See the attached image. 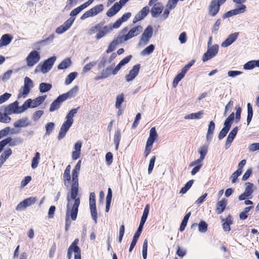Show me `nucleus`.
<instances>
[{
  "instance_id": "f257e3e1",
  "label": "nucleus",
  "mask_w": 259,
  "mask_h": 259,
  "mask_svg": "<svg viewBox=\"0 0 259 259\" xmlns=\"http://www.w3.org/2000/svg\"><path fill=\"white\" fill-rule=\"evenodd\" d=\"M67 211L66 214L65 220V230L68 231L69 227L71 225V221L69 217H71L73 221L76 219L78 208L80 204V198L75 196L74 198L71 197V195L67 197Z\"/></svg>"
},
{
  "instance_id": "f03ea898",
  "label": "nucleus",
  "mask_w": 259,
  "mask_h": 259,
  "mask_svg": "<svg viewBox=\"0 0 259 259\" xmlns=\"http://www.w3.org/2000/svg\"><path fill=\"white\" fill-rule=\"evenodd\" d=\"M78 91V88L75 86L67 93L60 95L51 104L49 109L50 112H54L58 110L61 104L68 99L75 96Z\"/></svg>"
},
{
  "instance_id": "7ed1b4c3",
  "label": "nucleus",
  "mask_w": 259,
  "mask_h": 259,
  "mask_svg": "<svg viewBox=\"0 0 259 259\" xmlns=\"http://www.w3.org/2000/svg\"><path fill=\"white\" fill-rule=\"evenodd\" d=\"M81 161L79 160L72 171L71 188L70 195L71 197L74 198L75 196H78V174L81 167Z\"/></svg>"
},
{
  "instance_id": "20e7f679",
  "label": "nucleus",
  "mask_w": 259,
  "mask_h": 259,
  "mask_svg": "<svg viewBox=\"0 0 259 259\" xmlns=\"http://www.w3.org/2000/svg\"><path fill=\"white\" fill-rule=\"evenodd\" d=\"M143 28L141 26L139 25L135 27H133L131 29L127 34L122 36L121 38V40H118L117 39L113 41L111 44L110 45L108 50L107 52H111L114 48V47L120 42L123 39L124 41H126L132 37L136 36L139 35L142 31Z\"/></svg>"
},
{
  "instance_id": "39448f33",
  "label": "nucleus",
  "mask_w": 259,
  "mask_h": 259,
  "mask_svg": "<svg viewBox=\"0 0 259 259\" xmlns=\"http://www.w3.org/2000/svg\"><path fill=\"white\" fill-rule=\"evenodd\" d=\"M33 87V83L31 79L28 77H25L24 80V85L19 90L18 98H25L28 94L30 90Z\"/></svg>"
},
{
  "instance_id": "423d86ee",
  "label": "nucleus",
  "mask_w": 259,
  "mask_h": 259,
  "mask_svg": "<svg viewBox=\"0 0 259 259\" xmlns=\"http://www.w3.org/2000/svg\"><path fill=\"white\" fill-rule=\"evenodd\" d=\"M79 241L78 239H75L67 249V257L71 258L72 253L74 252V259H81V250L77 245Z\"/></svg>"
},
{
  "instance_id": "0eeeda50",
  "label": "nucleus",
  "mask_w": 259,
  "mask_h": 259,
  "mask_svg": "<svg viewBox=\"0 0 259 259\" xmlns=\"http://www.w3.org/2000/svg\"><path fill=\"white\" fill-rule=\"evenodd\" d=\"M26 110L24 104L19 107V103L17 101H15L13 103L9 104L5 109L7 114H10L12 113L20 114L23 113Z\"/></svg>"
},
{
  "instance_id": "6e6552de",
  "label": "nucleus",
  "mask_w": 259,
  "mask_h": 259,
  "mask_svg": "<svg viewBox=\"0 0 259 259\" xmlns=\"http://www.w3.org/2000/svg\"><path fill=\"white\" fill-rule=\"evenodd\" d=\"M219 46L215 44L211 46H207V50L206 53L204 54L202 59L204 62L210 60L214 57L218 53Z\"/></svg>"
},
{
  "instance_id": "1a4fd4ad",
  "label": "nucleus",
  "mask_w": 259,
  "mask_h": 259,
  "mask_svg": "<svg viewBox=\"0 0 259 259\" xmlns=\"http://www.w3.org/2000/svg\"><path fill=\"white\" fill-rule=\"evenodd\" d=\"M46 96H39L36 98L32 100L27 99L24 103V106L27 110L28 108H35L41 104L46 99Z\"/></svg>"
},
{
  "instance_id": "9d476101",
  "label": "nucleus",
  "mask_w": 259,
  "mask_h": 259,
  "mask_svg": "<svg viewBox=\"0 0 259 259\" xmlns=\"http://www.w3.org/2000/svg\"><path fill=\"white\" fill-rule=\"evenodd\" d=\"M103 5L102 4L97 5L89 11L85 12L80 17L81 20H84L89 17H93L103 10Z\"/></svg>"
},
{
  "instance_id": "9b49d317",
  "label": "nucleus",
  "mask_w": 259,
  "mask_h": 259,
  "mask_svg": "<svg viewBox=\"0 0 259 259\" xmlns=\"http://www.w3.org/2000/svg\"><path fill=\"white\" fill-rule=\"evenodd\" d=\"M36 198L34 197H30L26 198L18 204L16 207V210L17 211L24 210L26 208L34 204L36 202Z\"/></svg>"
},
{
  "instance_id": "f8f14e48",
  "label": "nucleus",
  "mask_w": 259,
  "mask_h": 259,
  "mask_svg": "<svg viewBox=\"0 0 259 259\" xmlns=\"http://www.w3.org/2000/svg\"><path fill=\"white\" fill-rule=\"evenodd\" d=\"M153 34V28L151 26H148L142 34L139 45L145 46L149 42Z\"/></svg>"
},
{
  "instance_id": "ddd939ff",
  "label": "nucleus",
  "mask_w": 259,
  "mask_h": 259,
  "mask_svg": "<svg viewBox=\"0 0 259 259\" xmlns=\"http://www.w3.org/2000/svg\"><path fill=\"white\" fill-rule=\"evenodd\" d=\"M75 18L70 17L67 19L62 25L57 27L56 29V33L58 34H62L68 30L72 26Z\"/></svg>"
},
{
  "instance_id": "4468645a",
  "label": "nucleus",
  "mask_w": 259,
  "mask_h": 259,
  "mask_svg": "<svg viewBox=\"0 0 259 259\" xmlns=\"http://www.w3.org/2000/svg\"><path fill=\"white\" fill-rule=\"evenodd\" d=\"M105 66H100L99 69L102 70V72L95 78L96 81L108 77L112 74V67L111 66L105 68Z\"/></svg>"
},
{
  "instance_id": "2eb2a0df",
  "label": "nucleus",
  "mask_w": 259,
  "mask_h": 259,
  "mask_svg": "<svg viewBox=\"0 0 259 259\" xmlns=\"http://www.w3.org/2000/svg\"><path fill=\"white\" fill-rule=\"evenodd\" d=\"M39 59V52L36 51H33L29 54L26 58L27 65H34L38 63Z\"/></svg>"
},
{
  "instance_id": "dca6fc26",
  "label": "nucleus",
  "mask_w": 259,
  "mask_h": 259,
  "mask_svg": "<svg viewBox=\"0 0 259 259\" xmlns=\"http://www.w3.org/2000/svg\"><path fill=\"white\" fill-rule=\"evenodd\" d=\"M239 36V32H234L228 35L227 38L221 44L222 48H227L231 45L237 39Z\"/></svg>"
},
{
  "instance_id": "f3484780",
  "label": "nucleus",
  "mask_w": 259,
  "mask_h": 259,
  "mask_svg": "<svg viewBox=\"0 0 259 259\" xmlns=\"http://www.w3.org/2000/svg\"><path fill=\"white\" fill-rule=\"evenodd\" d=\"M72 125V123L68 121H67L66 120L64 121V122L63 123L60 128V130L58 136V140H61L64 138L66 133L68 132V131L69 130V129L70 128Z\"/></svg>"
},
{
  "instance_id": "a211bd4d",
  "label": "nucleus",
  "mask_w": 259,
  "mask_h": 259,
  "mask_svg": "<svg viewBox=\"0 0 259 259\" xmlns=\"http://www.w3.org/2000/svg\"><path fill=\"white\" fill-rule=\"evenodd\" d=\"M191 66H185L182 69V71L179 73L174 78L172 82V85L174 88H176L179 82L184 77L186 73L189 69Z\"/></svg>"
},
{
  "instance_id": "6ab92c4d",
  "label": "nucleus",
  "mask_w": 259,
  "mask_h": 259,
  "mask_svg": "<svg viewBox=\"0 0 259 259\" xmlns=\"http://www.w3.org/2000/svg\"><path fill=\"white\" fill-rule=\"evenodd\" d=\"M221 5L218 0H212L211 1L209 11V13L211 16H214L218 13Z\"/></svg>"
},
{
  "instance_id": "aec40b11",
  "label": "nucleus",
  "mask_w": 259,
  "mask_h": 259,
  "mask_svg": "<svg viewBox=\"0 0 259 259\" xmlns=\"http://www.w3.org/2000/svg\"><path fill=\"white\" fill-rule=\"evenodd\" d=\"M140 67L139 66H134L133 69L131 70L129 73L125 76V80L127 82L132 81L137 76Z\"/></svg>"
},
{
  "instance_id": "412c9836",
  "label": "nucleus",
  "mask_w": 259,
  "mask_h": 259,
  "mask_svg": "<svg viewBox=\"0 0 259 259\" xmlns=\"http://www.w3.org/2000/svg\"><path fill=\"white\" fill-rule=\"evenodd\" d=\"M30 125V122L28 117H24L17 120L14 123L15 127H25Z\"/></svg>"
},
{
  "instance_id": "4be33fe9",
  "label": "nucleus",
  "mask_w": 259,
  "mask_h": 259,
  "mask_svg": "<svg viewBox=\"0 0 259 259\" xmlns=\"http://www.w3.org/2000/svg\"><path fill=\"white\" fill-rule=\"evenodd\" d=\"M163 7L161 4L157 3L151 9V15L153 17H157L162 12Z\"/></svg>"
},
{
  "instance_id": "5701e85b",
  "label": "nucleus",
  "mask_w": 259,
  "mask_h": 259,
  "mask_svg": "<svg viewBox=\"0 0 259 259\" xmlns=\"http://www.w3.org/2000/svg\"><path fill=\"white\" fill-rule=\"evenodd\" d=\"M13 39V37L10 34L3 35L0 39V48L9 45Z\"/></svg>"
},
{
  "instance_id": "b1692460",
  "label": "nucleus",
  "mask_w": 259,
  "mask_h": 259,
  "mask_svg": "<svg viewBox=\"0 0 259 259\" xmlns=\"http://www.w3.org/2000/svg\"><path fill=\"white\" fill-rule=\"evenodd\" d=\"M143 230V227L141 226H139L138 230H137L136 232L135 233L134 236L133 237V240L131 242L130 248H129V251L131 252L134 247L135 246L141 234L142 231Z\"/></svg>"
},
{
  "instance_id": "393cba45",
  "label": "nucleus",
  "mask_w": 259,
  "mask_h": 259,
  "mask_svg": "<svg viewBox=\"0 0 259 259\" xmlns=\"http://www.w3.org/2000/svg\"><path fill=\"white\" fill-rule=\"evenodd\" d=\"M96 38L99 39L111 31V25H106L98 31Z\"/></svg>"
},
{
  "instance_id": "a878e982",
  "label": "nucleus",
  "mask_w": 259,
  "mask_h": 259,
  "mask_svg": "<svg viewBox=\"0 0 259 259\" xmlns=\"http://www.w3.org/2000/svg\"><path fill=\"white\" fill-rule=\"evenodd\" d=\"M227 205V200L225 199H222L217 202L216 204V211L218 214L222 213L226 208Z\"/></svg>"
},
{
  "instance_id": "bb28decb",
  "label": "nucleus",
  "mask_w": 259,
  "mask_h": 259,
  "mask_svg": "<svg viewBox=\"0 0 259 259\" xmlns=\"http://www.w3.org/2000/svg\"><path fill=\"white\" fill-rule=\"evenodd\" d=\"M215 128V123L213 121L209 122L206 138L207 141H210L212 138L213 131Z\"/></svg>"
},
{
  "instance_id": "cd10ccee",
  "label": "nucleus",
  "mask_w": 259,
  "mask_h": 259,
  "mask_svg": "<svg viewBox=\"0 0 259 259\" xmlns=\"http://www.w3.org/2000/svg\"><path fill=\"white\" fill-rule=\"evenodd\" d=\"M222 221L223 222V230L226 232L230 231V225L232 224V217L229 215L226 219H222Z\"/></svg>"
},
{
  "instance_id": "c85d7f7f",
  "label": "nucleus",
  "mask_w": 259,
  "mask_h": 259,
  "mask_svg": "<svg viewBox=\"0 0 259 259\" xmlns=\"http://www.w3.org/2000/svg\"><path fill=\"white\" fill-rule=\"evenodd\" d=\"M204 114L203 111L201 110L196 113H193L185 116V119H200L203 117Z\"/></svg>"
},
{
  "instance_id": "c756f323",
  "label": "nucleus",
  "mask_w": 259,
  "mask_h": 259,
  "mask_svg": "<svg viewBox=\"0 0 259 259\" xmlns=\"http://www.w3.org/2000/svg\"><path fill=\"white\" fill-rule=\"evenodd\" d=\"M79 108V107H78L76 108H74L71 109L68 113L66 116V121H68L73 124V117L77 114V111Z\"/></svg>"
},
{
  "instance_id": "7c9ffc66",
  "label": "nucleus",
  "mask_w": 259,
  "mask_h": 259,
  "mask_svg": "<svg viewBox=\"0 0 259 259\" xmlns=\"http://www.w3.org/2000/svg\"><path fill=\"white\" fill-rule=\"evenodd\" d=\"M40 159V154L39 152H37L35 153L34 156L32 159L31 166L32 169H35L38 166Z\"/></svg>"
},
{
  "instance_id": "2f4dec72",
  "label": "nucleus",
  "mask_w": 259,
  "mask_h": 259,
  "mask_svg": "<svg viewBox=\"0 0 259 259\" xmlns=\"http://www.w3.org/2000/svg\"><path fill=\"white\" fill-rule=\"evenodd\" d=\"M121 139L120 131L119 130H117L114 135L113 141L115 144V149L117 151L118 149L119 142Z\"/></svg>"
},
{
  "instance_id": "473e14b6",
  "label": "nucleus",
  "mask_w": 259,
  "mask_h": 259,
  "mask_svg": "<svg viewBox=\"0 0 259 259\" xmlns=\"http://www.w3.org/2000/svg\"><path fill=\"white\" fill-rule=\"evenodd\" d=\"M234 119V113H232L225 120L224 123V127L227 128L230 130L231 125L233 123V121Z\"/></svg>"
},
{
  "instance_id": "72a5a7b5",
  "label": "nucleus",
  "mask_w": 259,
  "mask_h": 259,
  "mask_svg": "<svg viewBox=\"0 0 259 259\" xmlns=\"http://www.w3.org/2000/svg\"><path fill=\"white\" fill-rule=\"evenodd\" d=\"M245 188L244 192L245 194H247L249 196H250L253 192L254 190V186L252 183L247 182L245 184Z\"/></svg>"
},
{
  "instance_id": "f704fd0d",
  "label": "nucleus",
  "mask_w": 259,
  "mask_h": 259,
  "mask_svg": "<svg viewBox=\"0 0 259 259\" xmlns=\"http://www.w3.org/2000/svg\"><path fill=\"white\" fill-rule=\"evenodd\" d=\"M52 88V84L50 83L42 82L39 84V89L40 92L43 93L49 91Z\"/></svg>"
},
{
  "instance_id": "c9c22d12",
  "label": "nucleus",
  "mask_w": 259,
  "mask_h": 259,
  "mask_svg": "<svg viewBox=\"0 0 259 259\" xmlns=\"http://www.w3.org/2000/svg\"><path fill=\"white\" fill-rule=\"evenodd\" d=\"M155 49L154 45L151 44L144 49L142 52L141 55L143 56L149 55L152 53Z\"/></svg>"
},
{
  "instance_id": "e433bc0d",
  "label": "nucleus",
  "mask_w": 259,
  "mask_h": 259,
  "mask_svg": "<svg viewBox=\"0 0 259 259\" xmlns=\"http://www.w3.org/2000/svg\"><path fill=\"white\" fill-rule=\"evenodd\" d=\"M190 215H191V212H189L188 213H187L184 217L183 220L181 223V226L180 227V231L181 232H182L185 230V227L187 226L188 220H189Z\"/></svg>"
},
{
  "instance_id": "4c0bfd02",
  "label": "nucleus",
  "mask_w": 259,
  "mask_h": 259,
  "mask_svg": "<svg viewBox=\"0 0 259 259\" xmlns=\"http://www.w3.org/2000/svg\"><path fill=\"white\" fill-rule=\"evenodd\" d=\"M10 133L11 134H16L17 132L15 131V130L14 129L11 130L10 127H7L0 131V136L1 137V138H3L5 136H7Z\"/></svg>"
},
{
  "instance_id": "58836bf2",
  "label": "nucleus",
  "mask_w": 259,
  "mask_h": 259,
  "mask_svg": "<svg viewBox=\"0 0 259 259\" xmlns=\"http://www.w3.org/2000/svg\"><path fill=\"white\" fill-rule=\"evenodd\" d=\"M77 75V73L76 72H73L70 73L66 78L65 79V84L68 85L70 84L73 80L76 77Z\"/></svg>"
},
{
  "instance_id": "ea45409f",
  "label": "nucleus",
  "mask_w": 259,
  "mask_h": 259,
  "mask_svg": "<svg viewBox=\"0 0 259 259\" xmlns=\"http://www.w3.org/2000/svg\"><path fill=\"white\" fill-rule=\"evenodd\" d=\"M12 153V151L10 148L5 150L1 154L0 156V159L3 160L4 162H5L6 160L10 156Z\"/></svg>"
},
{
  "instance_id": "a19ab883",
  "label": "nucleus",
  "mask_w": 259,
  "mask_h": 259,
  "mask_svg": "<svg viewBox=\"0 0 259 259\" xmlns=\"http://www.w3.org/2000/svg\"><path fill=\"white\" fill-rule=\"evenodd\" d=\"M55 127V123L53 122H50L45 125L46 133L45 136L49 135L53 131Z\"/></svg>"
},
{
  "instance_id": "79ce46f5",
  "label": "nucleus",
  "mask_w": 259,
  "mask_h": 259,
  "mask_svg": "<svg viewBox=\"0 0 259 259\" xmlns=\"http://www.w3.org/2000/svg\"><path fill=\"white\" fill-rule=\"evenodd\" d=\"M51 67L52 66H37L35 70V72L37 73L40 71L43 73H46L51 69Z\"/></svg>"
},
{
  "instance_id": "37998d69",
  "label": "nucleus",
  "mask_w": 259,
  "mask_h": 259,
  "mask_svg": "<svg viewBox=\"0 0 259 259\" xmlns=\"http://www.w3.org/2000/svg\"><path fill=\"white\" fill-rule=\"evenodd\" d=\"M207 150L208 146L206 145H204L200 148L198 151V152L200 154V158H201L203 159H204L205 155L207 152Z\"/></svg>"
},
{
  "instance_id": "c03bdc74",
  "label": "nucleus",
  "mask_w": 259,
  "mask_h": 259,
  "mask_svg": "<svg viewBox=\"0 0 259 259\" xmlns=\"http://www.w3.org/2000/svg\"><path fill=\"white\" fill-rule=\"evenodd\" d=\"M91 213L93 220L95 223L97 222L98 213L96 209V205L90 206Z\"/></svg>"
},
{
  "instance_id": "a18cd8bd",
  "label": "nucleus",
  "mask_w": 259,
  "mask_h": 259,
  "mask_svg": "<svg viewBox=\"0 0 259 259\" xmlns=\"http://www.w3.org/2000/svg\"><path fill=\"white\" fill-rule=\"evenodd\" d=\"M194 181L193 180L189 181L185 185V186L181 188L180 193L185 194L187 191L191 187L193 184Z\"/></svg>"
},
{
  "instance_id": "49530a36",
  "label": "nucleus",
  "mask_w": 259,
  "mask_h": 259,
  "mask_svg": "<svg viewBox=\"0 0 259 259\" xmlns=\"http://www.w3.org/2000/svg\"><path fill=\"white\" fill-rule=\"evenodd\" d=\"M233 10L234 15L244 13L246 11V7L244 5H241L239 8L235 9Z\"/></svg>"
},
{
  "instance_id": "de8ad7c7",
  "label": "nucleus",
  "mask_w": 259,
  "mask_h": 259,
  "mask_svg": "<svg viewBox=\"0 0 259 259\" xmlns=\"http://www.w3.org/2000/svg\"><path fill=\"white\" fill-rule=\"evenodd\" d=\"M70 172L64 171V172L63 174V177L64 185L66 187L68 186V185H69V184L70 183V181L71 180V177H70Z\"/></svg>"
},
{
  "instance_id": "09e8293b",
  "label": "nucleus",
  "mask_w": 259,
  "mask_h": 259,
  "mask_svg": "<svg viewBox=\"0 0 259 259\" xmlns=\"http://www.w3.org/2000/svg\"><path fill=\"white\" fill-rule=\"evenodd\" d=\"M17 70H8V71H7L6 72H5L1 77V79L3 81H6L7 80H8L11 75L14 72H16Z\"/></svg>"
},
{
  "instance_id": "8fccbe9b",
  "label": "nucleus",
  "mask_w": 259,
  "mask_h": 259,
  "mask_svg": "<svg viewBox=\"0 0 259 259\" xmlns=\"http://www.w3.org/2000/svg\"><path fill=\"white\" fill-rule=\"evenodd\" d=\"M199 231L201 233H205L207 230V224L204 221H201L198 224Z\"/></svg>"
},
{
  "instance_id": "3c124183",
  "label": "nucleus",
  "mask_w": 259,
  "mask_h": 259,
  "mask_svg": "<svg viewBox=\"0 0 259 259\" xmlns=\"http://www.w3.org/2000/svg\"><path fill=\"white\" fill-rule=\"evenodd\" d=\"M102 25L100 23L98 24L96 26H92L89 30L88 34L89 35H92L97 32L99 30L102 28Z\"/></svg>"
},
{
  "instance_id": "603ef678",
  "label": "nucleus",
  "mask_w": 259,
  "mask_h": 259,
  "mask_svg": "<svg viewBox=\"0 0 259 259\" xmlns=\"http://www.w3.org/2000/svg\"><path fill=\"white\" fill-rule=\"evenodd\" d=\"M124 100L123 95L121 94L117 95L116 98L115 107L117 109H119L121 107V104L123 103Z\"/></svg>"
},
{
  "instance_id": "864d4df0",
  "label": "nucleus",
  "mask_w": 259,
  "mask_h": 259,
  "mask_svg": "<svg viewBox=\"0 0 259 259\" xmlns=\"http://www.w3.org/2000/svg\"><path fill=\"white\" fill-rule=\"evenodd\" d=\"M251 207V206L245 207L244 209L240 213L239 218L241 220H244L247 218L248 216L246 214L249 211Z\"/></svg>"
},
{
  "instance_id": "5fc2aeb1",
  "label": "nucleus",
  "mask_w": 259,
  "mask_h": 259,
  "mask_svg": "<svg viewBox=\"0 0 259 259\" xmlns=\"http://www.w3.org/2000/svg\"><path fill=\"white\" fill-rule=\"evenodd\" d=\"M11 120V117L8 116L7 114L0 112V122L9 123Z\"/></svg>"
},
{
  "instance_id": "6e6d98bb",
  "label": "nucleus",
  "mask_w": 259,
  "mask_h": 259,
  "mask_svg": "<svg viewBox=\"0 0 259 259\" xmlns=\"http://www.w3.org/2000/svg\"><path fill=\"white\" fill-rule=\"evenodd\" d=\"M148 241L147 239L144 241L142 247V255L144 259H146L147 254Z\"/></svg>"
},
{
  "instance_id": "4d7b16f0",
  "label": "nucleus",
  "mask_w": 259,
  "mask_h": 259,
  "mask_svg": "<svg viewBox=\"0 0 259 259\" xmlns=\"http://www.w3.org/2000/svg\"><path fill=\"white\" fill-rule=\"evenodd\" d=\"M155 160H156V156H153L151 158V159L150 160V162H149V166H148V170L149 174H150L153 170Z\"/></svg>"
},
{
  "instance_id": "13d9d810",
  "label": "nucleus",
  "mask_w": 259,
  "mask_h": 259,
  "mask_svg": "<svg viewBox=\"0 0 259 259\" xmlns=\"http://www.w3.org/2000/svg\"><path fill=\"white\" fill-rule=\"evenodd\" d=\"M248 149L249 152L259 151V143H254L251 144L249 145Z\"/></svg>"
},
{
  "instance_id": "bf43d9fd",
  "label": "nucleus",
  "mask_w": 259,
  "mask_h": 259,
  "mask_svg": "<svg viewBox=\"0 0 259 259\" xmlns=\"http://www.w3.org/2000/svg\"><path fill=\"white\" fill-rule=\"evenodd\" d=\"M43 114L44 111L42 110H38L35 111L32 115V119L34 121L38 120Z\"/></svg>"
},
{
  "instance_id": "052dcab7",
  "label": "nucleus",
  "mask_w": 259,
  "mask_h": 259,
  "mask_svg": "<svg viewBox=\"0 0 259 259\" xmlns=\"http://www.w3.org/2000/svg\"><path fill=\"white\" fill-rule=\"evenodd\" d=\"M6 139H9L10 140V141L8 144H9V145L11 146H15L21 142V140L20 138H16L13 139L11 137H8Z\"/></svg>"
},
{
  "instance_id": "680f3d73",
  "label": "nucleus",
  "mask_w": 259,
  "mask_h": 259,
  "mask_svg": "<svg viewBox=\"0 0 259 259\" xmlns=\"http://www.w3.org/2000/svg\"><path fill=\"white\" fill-rule=\"evenodd\" d=\"M229 130H230L227 129V128L223 127L219 134V139L222 140V139H223L226 136L227 134L228 133Z\"/></svg>"
},
{
  "instance_id": "e2e57ef3",
  "label": "nucleus",
  "mask_w": 259,
  "mask_h": 259,
  "mask_svg": "<svg viewBox=\"0 0 259 259\" xmlns=\"http://www.w3.org/2000/svg\"><path fill=\"white\" fill-rule=\"evenodd\" d=\"M203 160L204 159H203L202 158L199 157V158H198V159L190 163L189 166H197L200 165V167H202V162H203Z\"/></svg>"
},
{
  "instance_id": "0e129e2a",
  "label": "nucleus",
  "mask_w": 259,
  "mask_h": 259,
  "mask_svg": "<svg viewBox=\"0 0 259 259\" xmlns=\"http://www.w3.org/2000/svg\"><path fill=\"white\" fill-rule=\"evenodd\" d=\"M242 173V171L240 169H237L235 171L231 176V179L232 183H235L237 178L240 176Z\"/></svg>"
},
{
  "instance_id": "69168bd1",
  "label": "nucleus",
  "mask_w": 259,
  "mask_h": 259,
  "mask_svg": "<svg viewBox=\"0 0 259 259\" xmlns=\"http://www.w3.org/2000/svg\"><path fill=\"white\" fill-rule=\"evenodd\" d=\"M83 9L82 7H81V6L77 7L76 8L73 9L70 13V15L71 16H75L78 14H79L82 10H83Z\"/></svg>"
},
{
  "instance_id": "338daca9",
  "label": "nucleus",
  "mask_w": 259,
  "mask_h": 259,
  "mask_svg": "<svg viewBox=\"0 0 259 259\" xmlns=\"http://www.w3.org/2000/svg\"><path fill=\"white\" fill-rule=\"evenodd\" d=\"M11 96V95L8 93H6L0 96V104L8 100Z\"/></svg>"
},
{
  "instance_id": "774afa93",
  "label": "nucleus",
  "mask_w": 259,
  "mask_h": 259,
  "mask_svg": "<svg viewBox=\"0 0 259 259\" xmlns=\"http://www.w3.org/2000/svg\"><path fill=\"white\" fill-rule=\"evenodd\" d=\"M31 180V177L30 176H26L21 181V187L23 188L25 187Z\"/></svg>"
}]
</instances>
